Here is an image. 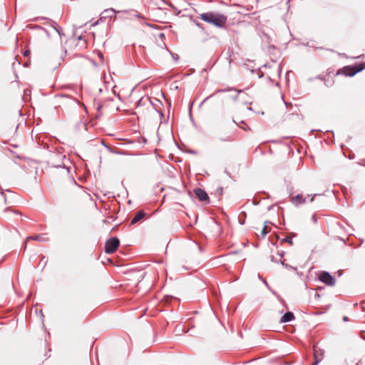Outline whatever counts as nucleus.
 Segmentation results:
<instances>
[{
	"instance_id": "b1692460",
	"label": "nucleus",
	"mask_w": 365,
	"mask_h": 365,
	"mask_svg": "<svg viewBox=\"0 0 365 365\" xmlns=\"http://www.w3.org/2000/svg\"><path fill=\"white\" fill-rule=\"evenodd\" d=\"M240 128H243V130H246V128L245 127H242V125H238Z\"/></svg>"
},
{
	"instance_id": "412c9836",
	"label": "nucleus",
	"mask_w": 365,
	"mask_h": 365,
	"mask_svg": "<svg viewBox=\"0 0 365 365\" xmlns=\"http://www.w3.org/2000/svg\"><path fill=\"white\" fill-rule=\"evenodd\" d=\"M83 61H84L85 63H88V62H90V61H89L88 59H87V58H83Z\"/></svg>"
},
{
	"instance_id": "f3484780",
	"label": "nucleus",
	"mask_w": 365,
	"mask_h": 365,
	"mask_svg": "<svg viewBox=\"0 0 365 365\" xmlns=\"http://www.w3.org/2000/svg\"><path fill=\"white\" fill-rule=\"evenodd\" d=\"M54 157L57 159H63V160H66V156L65 155H61L60 154H56L54 155Z\"/></svg>"
},
{
	"instance_id": "9d476101",
	"label": "nucleus",
	"mask_w": 365,
	"mask_h": 365,
	"mask_svg": "<svg viewBox=\"0 0 365 365\" xmlns=\"http://www.w3.org/2000/svg\"><path fill=\"white\" fill-rule=\"evenodd\" d=\"M269 223V222H264V227L261 231V235H262V238H264L265 236L267 235V234L269 233L270 231V228L269 227V225H268Z\"/></svg>"
},
{
	"instance_id": "dca6fc26",
	"label": "nucleus",
	"mask_w": 365,
	"mask_h": 365,
	"mask_svg": "<svg viewBox=\"0 0 365 365\" xmlns=\"http://www.w3.org/2000/svg\"><path fill=\"white\" fill-rule=\"evenodd\" d=\"M10 211H11V212H14V213H15V214L19 215H21V216L22 215H21V213H20V212H17V211L12 210L11 208H9V207H8V208H6V209L4 210V212H10Z\"/></svg>"
},
{
	"instance_id": "f257e3e1",
	"label": "nucleus",
	"mask_w": 365,
	"mask_h": 365,
	"mask_svg": "<svg viewBox=\"0 0 365 365\" xmlns=\"http://www.w3.org/2000/svg\"><path fill=\"white\" fill-rule=\"evenodd\" d=\"M200 17L204 21L212 24L218 27H222L227 21L226 16L222 14L213 12L203 13L200 14Z\"/></svg>"
},
{
	"instance_id": "aec40b11",
	"label": "nucleus",
	"mask_w": 365,
	"mask_h": 365,
	"mask_svg": "<svg viewBox=\"0 0 365 365\" xmlns=\"http://www.w3.org/2000/svg\"><path fill=\"white\" fill-rule=\"evenodd\" d=\"M29 54H30V51H29V50H26V51H24V55L25 56H28Z\"/></svg>"
},
{
	"instance_id": "2eb2a0df",
	"label": "nucleus",
	"mask_w": 365,
	"mask_h": 365,
	"mask_svg": "<svg viewBox=\"0 0 365 365\" xmlns=\"http://www.w3.org/2000/svg\"><path fill=\"white\" fill-rule=\"evenodd\" d=\"M51 164L53 165V167H56V168H61V167L66 168V165L64 163H63L62 164H56L53 162H51Z\"/></svg>"
},
{
	"instance_id": "6ab92c4d",
	"label": "nucleus",
	"mask_w": 365,
	"mask_h": 365,
	"mask_svg": "<svg viewBox=\"0 0 365 365\" xmlns=\"http://www.w3.org/2000/svg\"><path fill=\"white\" fill-rule=\"evenodd\" d=\"M312 220L314 222V223H317V218L316 217L315 215H313L312 217Z\"/></svg>"
},
{
	"instance_id": "4468645a",
	"label": "nucleus",
	"mask_w": 365,
	"mask_h": 365,
	"mask_svg": "<svg viewBox=\"0 0 365 365\" xmlns=\"http://www.w3.org/2000/svg\"><path fill=\"white\" fill-rule=\"evenodd\" d=\"M284 242H288L289 245H293V242H292V240L291 237H286L284 240H283Z\"/></svg>"
},
{
	"instance_id": "4be33fe9",
	"label": "nucleus",
	"mask_w": 365,
	"mask_h": 365,
	"mask_svg": "<svg viewBox=\"0 0 365 365\" xmlns=\"http://www.w3.org/2000/svg\"><path fill=\"white\" fill-rule=\"evenodd\" d=\"M224 91H225V90H217V91L215 92V93H220V92H224Z\"/></svg>"
},
{
	"instance_id": "39448f33",
	"label": "nucleus",
	"mask_w": 365,
	"mask_h": 365,
	"mask_svg": "<svg viewBox=\"0 0 365 365\" xmlns=\"http://www.w3.org/2000/svg\"><path fill=\"white\" fill-rule=\"evenodd\" d=\"M313 350L314 361L312 364V365H317L323 359L324 351L317 346H314Z\"/></svg>"
},
{
	"instance_id": "a878e982",
	"label": "nucleus",
	"mask_w": 365,
	"mask_h": 365,
	"mask_svg": "<svg viewBox=\"0 0 365 365\" xmlns=\"http://www.w3.org/2000/svg\"><path fill=\"white\" fill-rule=\"evenodd\" d=\"M243 124H244V125H245V122H244V121H242V122H241V125H243Z\"/></svg>"
},
{
	"instance_id": "a211bd4d",
	"label": "nucleus",
	"mask_w": 365,
	"mask_h": 365,
	"mask_svg": "<svg viewBox=\"0 0 365 365\" xmlns=\"http://www.w3.org/2000/svg\"><path fill=\"white\" fill-rule=\"evenodd\" d=\"M0 197H1V199H2L4 201V203H6V198L3 192H0Z\"/></svg>"
},
{
	"instance_id": "6e6552de",
	"label": "nucleus",
	"mask_w": 365,
	"mask_h": 365,
	"mask_svg": "<svg viewBox=\"0 0 365 365\" xmlns=\"http://www.w3.org/2000/svg\"><path fill=\"white\" fill-rule=\"evenodd\" d=\"M294 319V314L291 312H286L281 318L280 322L286 323L291 322Z\"/></svg>"
},
{
	"instance_id": "20e7f679",
	"label": "nucleus",
	"mask_w": 365,
	"mask_h": 365,
	"mask_svg": "<svg viewBox=\"0 0 365 365\" xmlns=\"http://www.w3.org/2000/svg\"><path fill=\"white\" fill-rule=\"evenodd\" d=\"M319 279L328 286H333L335 284L334 278L327 272H322L319 274Z\"/></svg>"
},
{
	"instance_id": "1a4fd4ad",
	"label": "nucleus",
	"mask_w": 365,
	"mask_h": 365,
	"mask_svg": "<svg viewBox=\"0 0 365 365\" xmlns=\"http://www.w3.org/2000/svg\"><path fill=\"white\" fill-rule=\"evenodd\" d=\"M292 202L294 205H298L306 202V199L302 195H297L292 199Z\"/></svg>"
},
{
	"instance_id": "bb28decb",
	"label": "nucleus",
	"mask_w": 365,
	"mask_h": 365,
	"mask_svg": "<svg viewBox=\"0 0 365 365\" xmlns=\"http://www.w3.org/2000/svg\"><path fill=\"white\" fill-rule=\"evenodd\" d=\"M314 200V197H312L311 199H310V201L312 202Z\"/></svg>"
},
{
	"instance_id": "7ed1b4c3",
	"label": "nucleus",
	"mask_w": 365,
	"mask_h": 365,
	"mask_svg": "<svg viewBox=\"0 0 365 365\" xmlns=\"http://www.w3.org/2000/svg\"><path fill=\"white\" fill-rule=\"evenodd\" d=\"M365 68V65L359 64L357 68L351 66H345L341 70H339L336 73L337 75L343 73L345 76H353L356 73L362 71Z\"/></svg>"
},
{
	"instance_id": "9b49d317",
	"label": "nucleus",
	"mask_w": 365,
	"mask_h": 365,
	"mask_svg": "<svg viewBox=\"0 0 365 365\" xmlns=\"http://www.w3.org/2000/svg\"><path fill=\"white\" fill-rule=\"evenodd\" d=\"M29 240H36V241H39V242H42L44 240V237L41 235H35V236H30V237H28L26 238V242L29 241Z\"/></svg>"
},
{
	"instance_id": "0eeeda50",
	"label": "nucleus",
	"mask_w": 365,
	"mask_h": 365,
	"mask_svg": "<svg viewBox=\"0 0 365 365\" xmlns=\"http://www.w3.org/2000/svg\"><path fill=\"white\" fill-rule=\"evenodd\" d=\"M145 216L143 210L138 211L130 221V225H134L142 220Z\"/></svg>"
},
{
	"instance_id": "393cba45",
	"label": "nucleus",
	"mask_w": 365,
	"mask_h": 365,
	"mask_svg": "<svg viewBox=\"0 0 365 365\" xmlns=\"http://www.w3.org/2000/svg\"><path fill=\"white\" fill-rule=\"evenodd\" d=\"M243 124H244V125H245V122H244V121H242V122H241V125H243Z\"/></svg>"
},
{
	"instance_id": "f8f14e48",
	"label": "nucleus",
	"mask_w": 365,
	"mask_h": 365,
	"mask_svg": "<svg viewBox=\"0 0 365 365\" xmlns=\"http://www.w3.org/2000/svg\"><path fill=\"white\" fill-rule=\"evenodd\" d=\"M219 140L222 142H230L233 140V138L231 135H228L225 138H220Z\"/></svg>"
},
{
	"instance_id": "f03ea898",
	"label": "nucleus",
	"mask_w": 365,
	"mask_h": 365,
	"mask_svg": "<svg viewBox=\"0 0 365 365\" xmlns=\"http://www.w3.org/2000/svg\"><path fill=\"white\" fill-rule=\"evenodd\" d=\"M120 245L119 240L115 237L108 239L105 244V252L107 254H112L115 252Z\"/></svg>"
},
{
	"instance_id": "ddd939ff",
	"label": "nucleus",
	"mask_w": 365,
	"mask_h": 365,
	"mask_svg": "<svg viewBox=\"0 0 365 365\" xmlns=\"http://www.w3.org/2000/svg\"><path fill=\"white\" fill-rule=\"evenodd\" d=\"M334 83V81L332 78L326 79L325 82H324L325 85L328 87L333 86Z\"/></svg>"
},
{
	"instance_id": "cd10ccee",
	"label": "nucleus",
	"mask_w": 365,
	"mask_h": 365,
	"mask_svg": "<svg viewBox=\"0 0 365 365\" xmlns=\"http://www.w3.org/2000/svg\"><path fill=\"white\" fill-rule=\"evenodd\" d=\"M356 365H359V363H357Z\"/></svg>"
},
{
	"instance_id": "5701e85b",
	"label": "nucleus",
	"mask_w": 365,
	"mask_h": 365,
	"mask_svg": "<svg viewBox=\"0 0 365 365\" xmlns=\"http://www.w3.org/2000/svg\"><path fill=\"white\" fill-rule=\"evenodd\" d=\"M264 284H265L267 286H268V284L266 280H263Z\"/></svg>"
},
{
	"instance_id": "423d86ee",
	"label": "nucleus",
	"mask_w": 365,
	"mask_h": 365,
	"mask_svg": "<svg viewBox=\"0 0 365 365\" xmlns=\"http://www.w3.org/2000/svg\"><path fill=\"white\" fill-rule=\"evenodd\" d=\"M194 192L200 201H205L209 198L207 192L201 188H195Z\"/></svg>"
}]
</instances>
